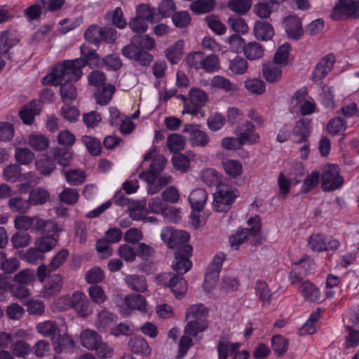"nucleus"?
<instances>
[{
  "instance_id": "obj_41",
  "label": "nucleus",
  "mask_w": 359,
  "mask_h": 359,
  "mask_svg": "<svg viewBox=\"0 0 359 359\" xmlns=\"http://www.w3.org/2000/svg\"><path fill=\"white\" fill-rule=\"evenodd\" d=\"M245 56L250 60H255L264 55V48L256 41L248 43L244 49Z\"/></svg>"
},
{
  "instance_id": "obj_59",
  "label": "nucleus",
  "mask_w": 359,
  "mask_h": 359,
  "mask_svg": "<svg viewBox=\"0 0 359 359\" xmlns=\"http://www.w3.org/2000/svg\"><path fill=\"white\" fill-rule=\"evenodd\" d=\"M228 24L230 27L236 33L245 34L248 32L249 27L245 20L239 16H231L228 19Z\"/></svg>"
},
{
  "instance_id": "obj_14",
  "label": "nucleus",
  "mask_w": 359,
  "mask_h": 359,
  "mask_svg": "<svg viewBox=\"0 0 359 359\" xmlns=\"http://www.w3.org/2000/svg\"><path fill=\"white\" fill-rule=\"evenodd\" d=\"M313 130L311 120L308 118H301L297 121L292 129V134L297 137L295 143L303 144L308 142Z\"/></svg>"
},
{
  "instance_id": "obj_58",
  "label": "nucleus",
  "mask_w": 359,
  "mask_h": 359,
  "mask_svg": "<svg viewBox=\"0 0 359 359\" xmlns=\"http://www.w3.org/2000/svg\"><path fill=\"white\" fill-rule=\"evenodd\" d=\"M223 167L226 173L233 178L241 175L243 171L242 164L236 160H227L223 163Z\"/></svg>"
},
{
  "instance_id": "obj_36",
  "label": "nucleus",
  "mask_w": 359,
  "mask_h": 359,
  "mask_svg": "<svg viewBox=\"0 0 359 359\" xmlns=\"http://www.w3.org/2000/svg\"><path fill=\"white\" fill-rule=\"evenodd\" d=\"M183 49L184 41L178 40L165 50V57L170 63L177 64L182 58Z\"/></svg>"
},
{
  "instance_id": "obj_42",
  "label": "nucleus",
  "mask_w": 359,
  "mask_h": 359,
  "mask_svg": "<svg viewBox=\"0 0 359 359\" xmlns=\"http://www.w3.org/2000/svg\"><path fill=\"white\" fill-rule=\"evenodd\" d=\"M66 181L72 186H78L81 184L86 180L84 171L79 169L68 170L62 169Z\"/></svg>"
},
{
  "instance_id": "obj_4",
  "label": "nucleus",
  "mask_w": 359,
  "mask_h": 359,
  "mask_svg": "<svg viewBox=\"0 0 359 359\" xmlns=\"http://www.w3.org/2000/svg\"><path fill=\"white\" fill-rule=\"evenodd\" d=\"M179 272L180 271H176ZM188 271H181L180 274L171 272H163L158 275L156 280L159 285L169 287L177 299H182L187 290V283L182 276Z\"/></svg>"
},
{
  "instance_id": "obj_23",
  "label": "nucleus",
  "mask_w": 359,
  "mask_h": 359,
  "mask_svg": "<svg viewBox=\"0 0 359 359\" xmlns=\"http://www.w3.org/2000/svg\"><path fill=\"white\" fill-rule=\"evenodd\" d=\"M117 316L107 309H102L97 313L96 325L100 332H110L116 323Z\"/></svg>"
},
{
  "instance_id": "obj_51",
  "label": "nucleus",
  "mask_w": 359,
  "mask_h": 359,
  "mask_svg": "<svg viewBox=\"0 0 359 359\" xmlns=\"http://www.w3.org/2000/svg\"><path fill=\"white\" fill-rule=\"evenodd\" d=\"M346 129V121L340 116L332 118L327 126V130L330 134L337 135Z\"/></svg>"
},
{
  "instance_id": "obj_35",
  "label": "nucleus",
  "mask_w": 359,
  "mask_h": 359,
  "mask_svg": "<svg viewBox=\"0 0 359 359\" xmlns=\"http://www.w3.org/2000/svg\"><path fill=\"white\" fill-rule=\"evenodd\" d=\"M216 6L215 0H196L190 5V10L196 15L212 11Z\"/></svg>"
},
{
  "instance_id": "obj_1",
  "label": "nucleus",
  "mask_w": 359,
  "mask_h": 359,
  "mask_svg": "<svg viewBox=\"0 0 359 359\" xmlns=\"http://www.w3.org/2000/svg\"><path fill=\"white\" fill-rule=\"evenodd\" d=\"M80 58L57 63L56 69H58L62 76H66V79H79L83 74L82 67L97 62L98 54L95 50L83 44L80 47Z\"/></svg>"
},
{
  "instance_id": "obj_20",
  "label": "nucleus",
  "mask_w": 359,
  "mask_h": 359,
  "mask_svg": "<svg viewBox=\"0 0 359 359\" xmlns=\"http://www.w3.org/2000/svg\"><path fill=\"white\" fill-rule=\"evenodd\" d=\"M166 159L163 156L154 158L150 165L149 169L140 174V179L143 180L156 181L159 174L163 170Z\"/></svg>"
},
{
  "instance_id": "obj_19",
  "label": "nucleus",
  "mask_w": 359,
  "mask_h": 359,
  "mask_svg": "<svg viewBox=\"0 0 359 359\" xmlns=\"http://www.w3.org/2000/svg\"><path fill=\"white\" fill-rule=\"evenodd\" d=\"M255 126L249 121H246L237 128V136L243 145L252 144L259 140V135L258 133H255Z\"/></svg>"
},
{
  "instance_id": "obj_60",
  "label": "nucleus",
  "mask_w": 359,
  "mask_h": 359,
  "mask_svg": "<svg viewBox=\"0 0 359 359\" xmlns=\"http://www.w3.org/2000/svg\"><path fill=\"white\" fill-rule=\"evenodd\" d=\"M4 176L6 181L15 182L22 177L21 168L18 164H11L4 170Z\"/></svg>"
},
{
  "instance_id": "obj_22",
  "label": "nucleus",
  "mask_w": 359,
  "mask_h": 359,
  "mask_svg": "<svg viewBox=\"0 0 359 359\" xmlns=\"http://www.w3.org/2000/svg\"><path fill=\"white\" fill-rule=\"evenodd\" d=\"M63 286L62 277L60 274H52L48 276L43 289V297L45 298L57 295Z\"/></svg>"
},
{
  "instance_id": "obj_62",
  "label": "nucleus",
  "mask_w": 359,
  "mask_h": 359,
  "mask_svg": "<svg viewBox=\"0 0 359 359\" xmlns=\"http://www.w3.org/2000/svg\"><path fill=\"white\" fill-rule=\"evenodd\" d=\"M23 259L31 264H38L44 258V254L36 247L29 248L23 255Z\"/></svg>"
},
{
  "instance_id": "obj_37",
  "label": "nucleus",
  "mask_w": 359,
  "mask_h": 359,
  "mask_svg": "<svg viewBox=\"0 0 359 359\" xmlns=\"http://www.w3.org/2000/svg\"><path fill=\"white\" fill-rule=\"evenodd\" d=\"M271 346L277 356L281 357L288 350L289 341L287 338L281 334H274L271 337Z\"/></svg>"
},
{
  "instance_id": "obj_24",
  "label": "nucleus",
  "mask_w": 359,
  "mask_h": 359,
  "mask_svg": "<svg viewBox=\"0 0 359 359\" xmlns=\"http://www.w3.org/2000/svg\"><path fill=\"white\" fill-rule=\"evenodd\" d=\"M208 198V193L201 188L194 189L189 196L191 210L199 212L203 210Z\"/></svg>"
},
{
  "instance_id": "obj_7",
  "label": "nucleus",
  "mask_w": 359,
  "mask_h": 359,
  "mask_svg": "<svg viewBox=\"0 0 359 359\" xmlns=\"http://www.w3.org/2000/svg\"><path fill=\"white\" fill-rule=\"evenodd\" d=\"M321 185L324 191H332L344 184V180L340 175V169L337 165L326 164L320 176Z\"/></svg>"
},
{
  "instance_id": "obj_40",
  "label": "nucleus",
  "mask_w": 359,
  "mask_h": 359,
  "mask_svg": "<svg viewBox=\"0 0 359 359\" xmlns=\"http://www.w3.org/2000/svg\"><path fill=\"white\" fill-rule=\"evenodd\" d=\"M136 16L147 22H154L159 21V18L156 16V8L147 4L138 5L136 8Z\"/></svg>"
},
{
  "instance_id": "obj_13",
  "label": "nucleus",
  "mask_w": 359,
  "mask_h": 359,
  "mask_svg": "<svg viewBox=\"0 0 359 359\" xmlns=\"http://www.w3.org/2000/svg\"><path fill=\"white\" fill-rule=\"evenodd\" d=\"M336 62L334 53H328L323 57L316 64L313 72L312 79L314 82L322 81L332 69Z\"/></svg>"
},
{
  "instance_id": "obj_17",
  "label": "nucleus",
  "mask_w": 359,
  "mask_h": 359,
  "mask_svg": "<svg viewBox=\"0 0 359 359\" xmlns=\"http://www.w3.org/2000/svg\"><path fill=\"white\" fill-rule=\"evenodd\" d=\"M193 247L185 246V249L175 250V259L172 262V269H191Z\"/></svg>"
},
{
  "instance_id": "obj_43",
  "label": "nucleus",
  "mask_w": 359,
  "mask_h": 359,
  "mask_svg": "<svg viewBox=\"0 0 359 359\" xmlns=\"http://www.w3.org/2000/svg\"><path fill=\"white\" fill-rule=\"evenodd\" d=\"M125 280L128 287L135 291L143 292L147 290V280L143 276L130 275Z\"/></svg>"
},
{
  "instance_id": "obj_55",
  "label": "nucleus",
  "mask_w": 359,
  "mask_h": 359,
  "mask_svg": "<svg viewBox=\"0 0 359 359\" xmlns=\"http://www.w3.org/2000/svg\"><path fill=\"white\" fill-rule=\"evenodd\" d=\"M334 89L332 86L323 85L320 100L323 105L326 108H332L334 106Z\"/></svg>"
},
{
  "instance_id": "obj_52",
  "label": "nucleus",
  "mask_w": 359,
  "mask_h": 359,
  "mask_svg": "<svg viewBox=\"0 0 359 359\" xmlns=\"http://www.w3.org/2000/svg\"><path fill=\"white\" fill-rule=\"evenodd\" d=\"M29 145L36 151L45 150L49 144V140L43 135H31L29 138Z\"/></svg>"
},
{
  "instance_id": "obj_12",
  "label": "nucleus",
  "mask_w": 359,
  "mask_h": 359,
  "mask_svg": "<svg viewBox=\"0 0 359 359\" xmlns=\"http://www.w3.org/2000/svg\"><path fill=\"white\" fill-rule=\"evenodd\" d=\"M70 306L83 318L87 317L93 312V308L90 300L86 295L81 291L73 292L72 297L69 300Z\"/></svg>"
},
{
  "instance_id": "obj_38",
  "label": "nucleus",
  "mask_w": 359,
  "mask_h": 359,
  "mask_svg": "<svg viewBox=\"0 0 359 359\" xmlns=\"http://www.w3.org/2000/svg\"><path fill=\"white\" fill-rule=\"evenodd\" d=\"M184 327V333L188 336L196 337L199 332H203L208 327L205 320L189 319Z\"/></svg>"
},
{
  "instance_id": "obj_30",
  "label": "nucleus",
  "mask_w": 359,
  "mask_h": 359,
  "mask_svg": "<svg viewBox=\"0 0 359 359\" xmlns=\"http://www.w3.org/2000/svg\"><path fill=\"white\" fill-rule=\"evenodd\" d=\"M125 305L130 310H138L142 313H147V301L142 294H129L125 297Z\"/></svg>"
},
{
  "instance_id": "obj_53",
  "label": "nucleus",
  "mask_w": 359,
  "mask_h": 359,
  "mask_svg": "<svg viewBox=\"0 0 359 359\" xmlns=\"http://www.w3.org/2000/svg\"><path fill=\"white\" fill-rule=\"evenodd\" d=\"M206 309L205 306L202 304H194L189 307L186 312V319L192 320H205Z\"/></svg>"
},
{
  "instance_id": "obj_16",
  "label": "nucleus",
  "mask_w": 359,
  "mask_h": 359,
  "mask_svg": "<svg viewBox=\"0 0 359 359\" xmlns=\"http://www.w3.org/2000/svg\"><path fill=\"white\" fill-rule=\"evenodd\" d=\"M47 219H42L39 217H28V216H17L15 219V227L17 229L27 231L31 229L36 232L41 229L43 224Z\"/></svg>"
},
{
  "instance_id": "obj_5",
  "label": "nucleus",
  "mask_w": 359,
  "mask_h": 359,
  "mask_svg": "<svg viewBox=\"0 0 359 359\" xmlns=\"http://www.w3.org/2000/svg\"><path fill=\"white\" fill-rule=\"evenodd\" d=\"M239 196L237 189L225 186H219L213 195V208L219 212L229 210L236 198Z\"/></svg>"
},
{
  "instance_id": "obj_3",
  "label": "nucleus",
  "mask_w": 359,
  "mask_h": 359,
  "mask_svg": "<svg viewBox=\"0 0 359 359\" xmlns=\"http://www.w3.org/2000/svg\"><path fill=\"white\" fill-rule=\"evenodd\" d=\"M43 226L41 230L36 231V233H40L41 236L36 240L34 245L36 248L45 254L55 248L62 230L57 224L52 219H47Z\"/></svg>"
},
{
  "instance_id": "obj_39",
  "label": "nucleus",
  "mask_w": 359,
  "mask_h": 359,
  "mask_svg": "<svg viewBox=\"0 0 359 359\" xmlns=\"http://www.w3.org/2000/svg\"><path fill=\"white\" fill-rule=\"evenodd\" d=\"M176 9L177 6L174 0H162L158 4L156 16L159 18V20L162 18L172 17Z\"/></svg>"
},
{
  "instance_id": "obj_63",
  "label": "nucleus",
  "mask_w": 359,
  "mask_h": 359,
  "mask_svg": "<svg viewBox=\"0 0 359 359\" xmlns=\"http://www.w3.org/2000/svg\"><path fill=\"white\" fill-rule=\"evenodd\" d=\"M8 205L12 211L23 213L29 209L31 204L29 199L25 200L20 197H14L9 199Z\"/></svg>"
},
{
  "instance_id": "obj_44",
  "label": "nucleus",
  "mask_w": 359,
  "mask_h": 359,
  "mask_svg": "<svg viewBox=\"0 0 359 359\" xmlns=\"http://www.w3.org/2000/svg\"><path fill=\"white\" fill-rule=\"evenodd\" d=\"M320 175L318 171H312L304 179L303 184L300 188L302 194H308L312 191L319 183Z\"/></svg>"
},
{
  "instance_id": "obj_6",
  "label": "nucleus",
  "mask_w": 359,
  "mask_h": 359,
  "mask_svg": "<svg viewBox=\"0 0 359 359\" xmlns=\"http://www.w3.org/2000/svg\"><path fill=\"white\" fill-rule=\"evenodd\" d=\"M29 271H20L15 274L13 278V285L8 291L13 297L20 299L22 304L29 296V291L26 285L35 280L34 273Z\"/></svg>"
},
{
  "instance_id": "obj_33",
  "label": "nucleus",
  "mask_w": 359,
  "mask_h": 359,
  "mask_svg": "<svg viewBox=\"0 0 359 359\" xmlns=\"http://www.w3.org/2000/svg\"><path fill=\"white\" fill-rule=\"evenodd\" d=\"M128 345L134 353L148 355L151 353V348L147 341L142 337H134L130 338Z\"/></svg>"
},
{
  "instance_id": "obj_15",
  "label": "nucleus",
  "mask_w": 359,
  "mask_h": 359,
  "mask_svg": "<svg viewBox=\"0 0 359 359\" xmlns=\"http://www.w3.org/2000/svg\"><path fill=\"white\" fill-rule=\"evenodd\" d=\"M183 132L189 135V143L193 147H205L210 142L208 135L199 129V126L186 124Z\"/></svg>"
},
{
  "instance_id": "obj_56",
  "label": "nucleus",
  "mask_w": 359,
  "mask_h": 359,
  "mask_svg": "<svg viewBox=\"0 0 359 359\" xmlns=\"http://www.w3.org/2000/svg\"><path fill=\"white\" fill-rule=\"evenodd\" d=\"M72 103V102L64 103V105L61 108V114L65 120L74 123L78 120L80 112L76 107L71 105Z\"/></svg>"
},
{
  "instance_id": "obj_32",
  "label": "nucleus",
  "mask_w": 359,
  "mask_h": 359,
  "mask_svg": "<svg viewBox=\"0 0 359 359\" xmlns=\"http://www.w3.org/2000/svg\"><path fill=\"white\" fill-rule=\"evenodd\" d=\"M114 92V86L107 84L97 88L94 93V97L97 104L100 105H107L111 101Z\"/></svg>"
},
{
  "instance_id": "obj_9",
  "label": "nucleus",
  "mask_w": 359,
  "mask_h": 359,
  "mask_svg": "<svg viewBox=\"0 0 359 359\" xmlns=\"http://www.w3.org/2000/svg\"><path fill=\"white\" fill-rule=\"evenodd\" d=\"M261 219L259 216L250 217L248 220L249 228H243L238 230L237 232L229 236V243L234 250H237L249 236H256L260 233Z\"/></svg>"
},
{
  "instance_id": "obj_11",
  "label": "nucleus",
  "mask_w": 359,
  "mask_h": 359,
  "mask_svg": "<svg viewBox=\"0 0 359 359\" xmlns=\"http://www.w3.org/2000/svg\"><path fill=\"white\" fill-rule=\"evenodd\" d=\"M189 102L184 106L183 113L197 115L208 100V94L198 88H192L189 93Z\"/></svg>"
},
{
  "instance_id": "obj_26",
  "label": "nucleus",
  "mask_w": 359,
  "mask_h": 359,
  "mask_svg": "<svg viewBox=\"0 0 359 359\" xmlns=\"http://www.w3.org/2000/svg\"><path fill=\"white\" fill-rule=\"evenodd\" d=\"M36 170L41 175L48 176L55 169V160L46 154L40 156L35 162Z\"/></svg>"
},
{
  "instance_id": "obj_10",
  "label": "nucleus",
  "mask_w": 359,
  "mask_h": 359,
  "mask_svg": "<svg viewBox=\"0 0 359 359\" xmlns=\"http://www.w3.org/2000/svg\"><path fill=\"white\" fill-rule=\"evenodd\" d=\"M334 20L344 18L356 19L359 18V0H338L330 13Z\"/></svg>"
},
{
  "instance_id": "obj_46",
  "label": "nucleus",
  "mask_w": 359,
  "mask_h": 359,
  "mask_svg": "<svg viewBox=\"0 0 359 359\" xmlns=\"http://www.w3.org/2000/svg\"><path fill=\"white\" fill-rule=\"evenodd\" d=\"M48 198V192L41 187H37L29 192V201L31 205L44 204Z\"/></svg>"
},
{
  "instance_id": "obj_28",
  "label": "nucleus",
  "mask_w": 359,
  "mask_h": 359,
  "mask_svg": "<svg viewBox=\"0 0 359 359\" xmlns=\"http://www.w3.org/2000/svg\"><path fill=\"white\" fill-rule=\"evenodd\" d=\"M255 294L263 306H269L271 303L273 293L268 284L264 280H257L255 283Z\"/></svg>"
},
{
  "instance_id": "obj_25",
  "label": "nucleus",
  "mask_w": 359,
  "mask_h": 359,
  "mask_svg": "<svg viewBox=\"0 0 359 359\" xmlns=\"http://www.w3.org/2000/svg\"><path fill=\"white\" fill-rule=\"evenodd\" d=\"M254 34L258 40L268 41L274 35L273 26L266 21L258 20L254 25Z\"/></svg>"
},
{
  "instance_id": "obj_54",
  "label": "nucleus",
  "mask_w": 359,
  "mask_h": 359,
  "mask_svg": "<svg viewBox=\"0 0 359 359\" xmlns=\"http://www.w3.org/2000/svg\"><path fill=\"white\" fill-rule=\"evenodd\" d=\"M245 87L251 93L262 95L265 92L266 85L259 79H248L245 81Z\"/></svg>"
},
{
  "instance_id": "obj_2",
  "label": "nucleus",
  "mask_w": 359,
  "mask_h": 359,
  "mask_svg": "<svg viewBox=\"0 0 359 359\" xmlns=\"http://www.w3.org/2000/svg\"><path fill=\"white\" fill-rule=\"evenodd\" d=\"M57 67V64L53 67L50 73L42 79V83L53 86H60L62 102H73L76 97V89L72 82L77 81L79 79H66V76H62L58 69H56Z\"/></svg>"
},
{
  "instance_id": "obj_31",
  "label": "nucleus",
  "mask_w": 359,
  "mask_h": 359,
  "mask_svg": "<svg viewBox=\"0 0 359 359\" xmlns=\"http://www.w3.org/2000/svg\"><path fill=\"white\" fill-rule=\"evenodd\" d=\"M102 338L100 335L95 330H86L81 334V342L83 346L93 350L100 342Z\"/></svg>"
},
{
  "instance_id": "obj_49",
  "label": "nucleus",
  "mask_w": 359,
  "mask_h": 359,
  "mask_svg": "<svg viewBox=\"0 0 359 359\" xmlns=\"http://www.w3.org/2000/svg\"><path fill=\"white\" fill-rule=\"evenodd\" d=\"M219 66L218 57L212 53L209 55H205L203 57L201 69L207 73H212L217 70Z\"/></svg>"
},
{
  "instance_id": "obj_48",
  "label": "nucleus",
  "mask_w": 359,
  "mask_h": 359,
  "mask_svg": "<svg viewBox=\"0 0 359 359\" xmlns=\"http://www.w3.org/2000/svg\"><path fill=\"white\" fill-rule=\"evenodd\" d=\"M227 6L231 11L243 15L250 9L252 2L250 0H229Z\"/></svg>"
},
{
  "instance_id": "obj_21",
  "label": "nucleus",
  "mask_w": 359,
  "mask_h": 359,
  "mask_svg": "<svg viewBox=\"0 0 359 359\" xmlns=\"http://www.w3.org/2000/svg\"><path fill=\"white\" fill-rule=\"evenodd\" d=\"M285 29L289 38L297 40L303 35L304 30L299 18L289 15L284 20Z\"/></svg>"
},
{
  "instance_id": "obj_18",
  "label": "nucleus",
  "mask_w": 359,
  "mask_h": 359,
  "mask_svg": "<svg viewBox=\"0 0 359 359\" xmlns=\"http://www.w3.org/2000/svg\"><path fill=\"white\" fill-rule=\"evenodd\" d=\"M41 107V102L35 100L24 105L19 111V116L23 123L32 125L34 121L35 116L40 114Z\"/></svg>"
},
{
  "instance_id": "obj_47",
  "label": "nucleus",
  "mask_w": 359,
  "mask_h": 359,
  "mask_svg": "<svg viewBox=\"0 0 359 359\" xmlns=\"http://www.w3.org/2000/svg\"><path fill=\"white\" fill-rule=\"evenodd\" d=\"M248 69V62L243 57L237 55L229 62V69L234 74L241 75Z\"/></svg>"
},
{
  "instance_id": "obj_57",
  "label": "nucleus",
  "mask_w": 359,
  "mask_h": 359,
  "mask_svg": "<svg viewBox=\"0 0 359 359\" xmlns=\"http://www.w3.org/2000/svg\"><path fill=\"white\" fill-rule=\"evenodd\" d=\"M82 22L83 18L81 16L74 19L64 18L59 22V25L61 26L59 31L65 34L78 27Z\"/></svg>"
},
{
  "instance_id": "obj_64",
  "label": "nucleus",
  "mask_w": 359,
  "mask_h": 359,
  "mask_svg": "<svg viewBox=\"0 0 359 359\" xmlns=\"http://www.w3.org/2000/svg\"><path fill=\"white\" fill-rule=\"evenodd\" d=\"M102 60L103 66L108 71H117L120 69L123 65L120 57L115 54L106 55Z\"/></svg>"
},
{
  "instance_id": "obj_45",
  "label": "nucleus",
  "mask_w": 359,
  "mask_h": 359,
  "mask_svg": "<svg viewBox=\"0 0 359 359\" xmlns=\"http://www.w3.org/2000/svg\"><path fill=\"white\" fill-rule=\"evenodd\" d=\"M81 140L91 156H96L101 154L102 145L98 139L88 135H84L82 137Z\"/></svg>"
},
{
  "instance_id": "obj_29",
  "label": "nucleus",
  "mask_w": 359,
  "mask_h": 359,
  "mask_svg": "<svg viewBox=\"0 0 359 359\" xmlns=\"http://www.w3.org/2000/svg\"><path fill=\"white\" fill-rule=\"evenodd\" d=\"M52 344L56 353H60L63 350H71L74 347V339L68 334H57V337H53Z\"/></svg>"
},
{
  "instance_id": "obj_34",
  "label": "nucleus",
  "mask_w": 359,
  "mask_h": 359,
  "mask_svg": "<svg viewBox=\"0 0 359 359\" xmlns=\"http://www.w3.org/2000/svg\"><path fill=\"white\" fill-rule=\"evenodd\" d=\"M262 73L269 83H276L281 79L283 70L280 67L273 63H269L263 65Z\"/></svg>"
},
{
  "instance_id": "obj_8",
  "label": "nucleus",
  "mask_w": 359,
  "mask_h": 359,
  "mask_svg": "<svg viewBox=\"0 0 359 359\" xmlns=\"http://www.w3.org/2000/svg\"><path fill=\"white\" fill-rule=\"evenodd\" d=\"M161 238L169 248L176 250L185 249V246H191L188 243L190 240L189 233L183 230H175L172 227L163 228Z\"/></svg>"
},
{
  "instance_id": "obj_50",
  "label": "nucleus",
  "mask_w": 359,
  "mask_h": 359,
  "mask_svg": "<svg viewBox=\"0 0 359 359\" xmlns=\"http://www.w3.org/2000/svg\"><path fill=\"white\" fill-rule=\"evenodd\" d=\"M308 245L314 252L325 251V235L323 233H313L309 239Z\"/></svg>"
},
{
  "instance_id": "obj_27",
  "label": "nucleus",
  "mask_w": 359,
  "mask_h": 359,
  "mask_svg": "<svg viewBox=\"0 0 359 359\" xmlns=\"http://www.w3.org/2000/svg\"><path fill=\"white\" fill-rule=\"evenodd\" d=\"M299 291L305 300L315 302L320 300L319 289L309 280H305L299 285Z\"/></svg>"
},
{
  "instance_id": "obj_61",
  "label": "nucleus",
  "mask_w": 359,
  "mask_h": 359,
  "mask_svg": "<svg viewBox=\"0 0 359 359\" xmlns=\"http://www.w3.org/2000/svg\"><path fill=\"white\" fill-rule=\"evenodd\" d=\"M101 34V27L97 25H91L86 30L84 37L87 41L96 46H100V37Z\"/></svg>"
}]
</instances>
